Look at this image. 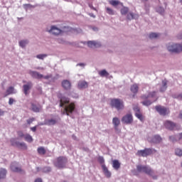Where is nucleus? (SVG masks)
Wrapping results in <instances>:
<instances>
[{
    "label": "nucleus",
    "mask_w": 182,
    "mask_h": 182,
    "mask_svg": "<svg viewBox=\"0 0 182 182\" xmlns=\"http://www.w3.org/2000/svg\"><path fill=\"white\" fill-rule=\"evenodd\" d=\"M69 98L65 97H62L60 100V107H64L63 114H67V116L75 110V104L69 103Z\"/></svg>",
    "instance_id": "1"
},
{
    "label": "nucleus",
    "mask_w": 182,
    "mask_h": 182,
    "mask_svg": "<svg viewBox=\"0 0 182 182\" xmlns=\"http://www.w3.org/2000/svg\"><path fill=\"white\" fill-rule=\"evenodd\" d=\"M136 170L138 173H145V174L151 176L154 180H157V176H154V171L149 166L137 165Z\"/></svg>",
    "instance_id": "2"
},
{
    "label": "nucleus",
    "mask_w": 182,
    "mask_h": 182,
    "mask_svg": "<svg viewBox=\"0 0 182 182\" xmlns=\"http://www.w3.org/2000/svg\"><path fill=\"white\" fill-rule=\"evenodd\" d=\"M68 164V159L65 156H59L54 161V166L57 168H65Z\"/></svg>",
    "instance_id": "3"
},
{
    "label": "nucleus",
    "mask_w": 182,
    "mask_h": 182,
    "mask_svg": "<svg viewBox=\"0 0 182 182\" xmlns=\"http://www.w3.org/2000/svg\"><path fill=\"white\" fill-rule=\"evenodd\" d=\"M153 153H157V150L152 148H145L142 150H138L136 154L139 157H147L149 156H151Z\"/></svg>",
    "instance_id": "4"
},
{
    "label": "nucleus",
    "mask_w": 182,
    "mask_h": 182,
    "mask_svg": "<svg viewBox=\"0 0 182 182\" xmlns=\"http://www.w3.org/2000/svg\"><path fill=\"white\" fill-rule=\"evenodd\" d=\"M111 106L117 110H123L124 109V102L120 99H112L111 100Z\"/></svg>",
    "instance_id": "5"
},
{
    "label": "nucleus",
    "mask_w": 182,
    "mask_h": 182,
    "mask_svg": "<svg viewBox=\"0 0 182 182\" xmlns=\"http://www.w3.org/2000/svg\"><path fill=\"white\" fill-rule=\"evenodd\" d=\"M64 31L65 30H62V28H59L56 26H51L48 33L54 35V36H59V35H63Z\"/></svg>",
    "instance_id": "6"
},
{
    "label": "nucleus",
    "mask_w": 182,
    "mask_h": 182,
    "mask_svg": "<svg viewBox=\"0 0 182 182\" xmlns=\"http://www.w3.org/2000/svg\"><path fill=\"white\" fill-rule=\"evenodd\" d=\"M122 122L124 124H132L133 123V115L127 114L122 118Z\"/></svg>",
    "instance_id": "7"
},
{
    "label": "nucleus",
    "mask_w": 182,
    "mask_h": 182,
    "mask_svg": "<svg viewBox=\"0 0 182 182\" xmlns=\"http://www.w3.org/2000/svg\"><path fill=\"white\" fill-rule=\"evenodd\" d=\"M10 168L11 171H14V173H21L22 171L21 166H19V164L16 161L12 162L11 164Z\"/></svg>",
    "instance_id": "8"
},
{
    "label": "nucleus",
    "mask_w": 182,
    "mask_h": 182,
    "mask_svg": "<svg viewBox=\"0 0 182 182\" xmlns=\"http://www.w3.org/2000/svg\"><path fill=\"white\" fill-rule=\"evenodd\" d=\"M133 110L135 113L136 117L139 119V120H140L141 122H143V114H141V111H140V108L139 107V106L135 105L133 107Z\"/></svg>",
    "instance_id": "9"
},
{
    "label": "nucleus",
    "mask_w": 182,
    "mask_h": 182,
    "mask_svg": "<svg viewBox=\"0 0 182 182\" xmlns=\"http://www.w3.org/2000/svg\"><path fill=\"white\" fill-rule=\"evenodd\" d=\"M33 87V83H32V82L29 81L28 82L26 85H23V92L24 93V95H28L29 93V90H31V89H32V87Z\"/></svg>",
    "instance_id": "10"
},
{
    "label": "nucleus",
    "mask_w": 182,
    "mask_h": 182,
    "mask_svg": "<svg viewBox=\"0 0 182 182\" xmlns=\"http://www.w3.org/2000/svg\"><path fill=\"white\" fill-rule=\"evenodd\" d=\"M155 109L161 116H166V114H168V112L167 111V108L161 106H156Z\"/></svg>",
    "instance_id": "11"
},
{
    "label": "nucleus",
    "mask_w": 182,
    "mask_h": 182,
    "mask_svg": "<svg viewBox=\"0 0 182 182\" xmlns=\"http://www.w3.org/2000/svg\"><path fill=\"white\" fill-rule=\"evenodd\" d=\"M11 146H16V147H23L26 149V144L25 142H19L15 140V139H11Z\"/></svg>",
    "instance_id": "12"
},
{
    "label": "nucleus",
    "mask_w": 182,
    "mask_h": 182,
    "mask_svg": "<svg viewBox=\"0 0 182 182\" xmlns=\"http://www.w3.org/2000/svg\"><path fill=\"white\" fill-rule=\"evenodd\" d=\"M28 74L31 75L34 79H42V77H43V75L31 70H28Z\"/></svg>",
    "instance_id": "13"
},
{
    "label": "nucleus",
    "mask_w": 182,
    "mask_h": 182,
    "mask_svg": "<svg viewBox=\"0 0 182 182\" xmlns=\"http://www.w3.org/2000/svg\"><path fill=\"white\" fill-rule=\"evenodd\" d=\"M164 124L168 130H174L176 128V124L171 121L166 120Z\"/></svg>",
    "instance_id": "14"
},
{
    "label": "nucleus",
    "mask_w": 182,
    "mask_h": 182,
    "mask_svg": "<svg viewBox=\"0 0 182 182\" xmlns=\"http://www.w3.org/2000/svg\"><path fill=\"white\" fill-rule=\"evenodd\" d=\"M102 168L105 177H107V178H110V177H112V172L109 171L105 164L102 165Z\"/></svg>",
    "instance_id": "15"
},
{
    "label": "nucleus",
    "mask_w": 182,
    "mask_h": 182,
    "mask_svg": "<svg viewBox=\"0 0 182 182\" xmlns=\"http://www.w3.org/2000/svg\"><path fill=\"white\" fill-rule=\"evenodd\" d=\"M157 92L156 91H153L151 92H149L148 95H144L141 96L142 100H146V99H156V94Z\"/></svg>",
    "instance_id": "16"
},
{
    "label": "nucleus",
    "mask_w": 182,
    "mask_h": 182,
    "mask_svg": "<svg viewBox=\"0 0 182 182\" xmlns=\"http://www.w3.org/2000/svg\"><path fill=\"white\" fill-rule=\"evenodd\" d=\"M62 86L65 90H70V87H72V84L70 83V81L64 80L62 82Z\"/></svg>",
    "instance_id": "17"
},
{
    "label": "nucleus",
    "mask_w": 182,
    "mask_h": 182,
    "mask_svg": "<svg viewBox=\"0 0 182 182\" xmlns=\"http://www.w3.org/2000/svg\"><path fill=\"white\" fill-rule=\"evenodd\" d=\"M87 46L89 48H100V46H102V44L97 41H88Z\"/></svg>",
    "instance_id": "18"
},
{
    "label": "nucleus",
    "mask_w": 182,
    "mask_h": 182,
    "mask_svg": "<svg viewBox=\"0 0 182 182\" xmlns=\"http://www.w3.org/2000/svg\"><path fill=\"white\" fill-rule=\"evenodd\" d=\"M112 124L114 125V129L117 132L119 130V125L120 124V119L117 117H114L112 119Z\"/></svg>",
    "instance_id": "19"
},
{
    "label": "nucleus",
    "mask_w": 182,
    "mask_h": 182,
    "mask_svg": "<svg viewBox=\"0 0 182 182\" xmlns=\"http://www.w3.org/2000/svg\"><path fill=\"white\" fill-rule=\"evenodd\" d=\"M56 123H58V120L55 119H45L44 121V124L46 126H54Z\"/></svg>",
    "instance_id": "20"
},
{
    "label": "nucleus",
    "mask_w": 182,
    "mask_h": 182,
    "mask_svg": "<svg viewBox=\"0 0 182 182\" xmlns=\"http://www.w3.org/2000/svg\"><path fill=\"white\" fill-rule=\"evenodd\" d=\"M77 86L78 89H86L89 86V84L85 80H80L78 82Z\"/></svg>",
    "instance_id": "21"
},
{
    "label": "nucleus",
    "mask_w": 182,
    "mask_h": 182,
    "mask_svg": "<svg viewBox=\"0 0 182 182\" xmlns=\"http://www.w3.org/2000/svg\"><path fill=\"white\" fill-rule=\"evenodd\" d=\"M161 136L160 135H155L152 137L151 142L155 144H159V143H161Z\"/></svg>",
    "instance_id": "22"
},
{
    "label": "nucleus",
    "mask_w": 182,
    "mask_h": 182,
    "mask_svg": "<svg viewBox=\"0 0 182 182\" xmlns=\"http://www.w3.org/2000/svg\"><path fill=\"white\" fill-rule=\"evenodd\" d=\"M7 173L8 171H6V169L4 168H0V182H1V180H4V178H6Z\"/></svg>",
    "instance_id": "23"
},
{
    "label": "nucleus",
    "mask_w": 182,
    "mask_h": 182,
    "mask_svg": "<svg viewBox=\"0 0 182 182\" xmlns=\"http://www.w3.org/2000/svg\"><path fill=\"white\" fill-rule=\"evenodd\" d=\"M139 15L133 14V12H129L127 16V19L132 21V19H138Z\"/></svg>",
    "instance_id": "24"
},
{
    "label": "nucleus",
    "mask_w": 182,
    "mask_h": 182,
    "mask_svg": "<svg viewBox=\"0 0 182 182\" xmlns=\"http://www.w3.org/2000/svg\"><path fill=\"white\" fill-rule=\"evenodd\" d=\"M165 90H167V80H162V84L159 89V92H164Z\"/></svg>",
    "instance_id": "25"
},
{
    "label": "nucleus",
    "mask_w": 182,
    "mask_h": 182,
    "mask_svg": "<svg viewBox=\"0 0 182 182\" xmlns=\"http://www.w3.org/2000/svg\"><path fill=\"white\" fill-rule=\"evenodd\" d=\"M17 92L18 91L15 89V87L12 86L9 87L6 91V93H7V95H15Z\"/></svg>",
    "instance_id": "26"
},
{
    "label": "nucleus",
    "mask_w": 182,
    "mask_h": 182,
    "mask_svg": "<svg viewBox=\"0 0 182 182\" xmlns=\"http://www.w3.org/2000/svg\"><path fill=\"white\" fill-rule=\"evenodd\" d=\"M112 167L114 170H119L120 168V162L119 160H113L112 161Z\"/></svg>",
    "instance_id": "27"
},
{
    "label": "nucleus",
    "mask_w": 182,
    "mask_h": 182,
    "mask_svg": "<svg viewBox=\"0 0 182 182\" xmlns=\"http://www.w3.org/2000/svg\"><path fill=\"white\" fill-rule=\"evenodd\" d=\"M29 43V41L28 40H21L19 41L18 45L22 49H25L26 46Z\"/></svg>",
    "instance_id": "28"
},
{
    "label": "nucleus",
    "mask_w": 182,
    "mask_h": 182,
    "mask_svg": "<svg viewBox=\"0 0 182 182\" xmlns=\"http://www.w3.org/2000/svg\"><path fill=\"white\" fill-rule=\"evenodd\" d=\"M131 92L134 93V95H136L137 92H139V85H137V84H134L132 85Z\"/></svg>",
    "instance_id": "29"
},
{
    "label": "nucleus",
    "mask_w": 182,
    "mask_h": 182,
    "mask_svg": "<svg viewBox=\"0 0 182 182\" xmlns=\"http://www.w3.org/2000/svg\"><path fill=\"white\" fill-rule=\"evenodd\" d=\"M99 75L101 76V77H107V76H109V73L106 70L100 71Z\"/></svg>",
    "instance_id": "30"
},
{
    "label": "nucleus",
    "mask_w": 182,
    "mask_h": 182,
    "mask_svg": "<svg viewBox=\"0 0 182 182\" xmlns=\"http://www.w3.org/2000/svg\"><path fill=\"white\" fill-rule=\"evenodd\" d=\"M61 31H63V33H66L68 32H72V31H73V28H70V26H64L61 28Z\"/></svg>",
    "instance_id": "31"
},
{
    "label": "nucleus",
    "mask_w": 182,
    "mask_h": 182,
    "mask_svg": "<svg viewBox=\"0 0 182 182\" xmlns=\"http://www.w3.org/2000/svg\"><path fill=\"white\" fill-rule=\"evenodd\" d=\"M156 100H157V98L154 101L146 99L144 101L141 102V103L144 106H150V105H151L153 102H156Z\"/></svg>",
    "instance_id": "32"
},
{
    "label": "nucleus",
    "mask_w": 182,
    "mask_h": 182,
    "mask_svg": "<svg viewBox=\"0 0 182 182\" xmlns=\"http://www.w3.org/2000/svg\"><path fill=\"white\" fill-rule=\"evenodd\" d=\"M24 139L26 141H28V143H32V141H33V138H32V136L29 135V134H26Z\"/></svg>",
    "instance_id": "33"
},
{
    "label": "nucleus",
    "mask_w": 182,
    "mask_h": 182,
    "mask_svg": "<svg viewBox=\"0 0 182 182\" xmlns=\"http://www.w3.org/2000/svg\"><path fill=\"white\" fill-rule=\"evenodd\" d=\"M31 109L33 112H35L36 113L39 112V110H41V108L35 104H31Z\"/></svg>",
    "instance_id": "34"
},
{
    "label": "nucleus",
    "mask_w": 182,
    "mask_h": 182,
    "mask_svg": "<svg viewBox=\"0 0 182 182\" xmlns=\"http://www.w3.org/2000/svg\"><path fill=\"white\" fill-rule=\"evenodd\" d=\"M37 151L38 154H46V150H45V148L43 146L38 147Z\"/></svg>",
    "instance_id": "35"
},
{
    "label": "nucleus",
    "mask_w": 182,
    "mask_h": 182,
    "mask_svg": "<svg viewBox=\"0 0 182 182\" xmlns=\"http://www.w3.org/2000/svg\"><path fill=\"white\" fill-rule=\"evenodd\" d=\"M170 141H172V143H176V141H178L177 134L176 135H172L169 136Z\"/></svg>",
    "instance_id": "36"
},
{
    "label": "nucleus",
    "mask_w": 182,
    "mask_h": 182,
    "mask_svg": "<svg viewBox=\"0 0 182 182\" xmlns=\"http://www.w3.org/2000/svg\"><path fill=\"white\" fill-rule=\"evenodd\" d=\"M37 59H39L40 60H43L46 58H48V54H38L36 56Z\"/></svg>",
    "instance_id": "37"
},
{
    "label": "nucleus",
    "mask_w": 182,
    "mask_h": 182,
    "mask_svg": "<svg viewBox=\"0 0 182 182\" xmlns=\"http://www.w3.org/2000/svg\"><path fill=\"white\" fill-rule=\"evenodd\" d=\"M109 4L112 5V6H117V5H120L122 3L117 0H112L109 1Z\"/></svg>",
    "instance_id": "38"
},
{
    "label": "nucleus",
    "mask_w": 182,
    "mask_h": 182,
    "mask_svg": "<svg viewBox=\"0 0 182 182\" xmlns=\"http://www.w3.org/2000/svg\"><path fill=\"white\" fill-rule=\"evenodd\" d=\"M57 42L58 43H60L61 45H66V43H68V41L65 40V38H62L57 39Z\"/></svg>",
    "instance_id": "39"
},
{
    "label": "nucleus",
    "mask_w": 182,
    "mask_h": 182,
    "mask_svg": "<svg viewBox=\"0 0 182 182\" xmlns=\"http://www.w3.org/2000/svg\"><path fill=\"white\" fill-rule=\"evenodd\" d=\"M128 12H129V9L127 7H123L122 9H121L122 15H127Z\"/></svg>",
    "instance_id": "40"
},
{
    "label": "nucleus",
    "mask_w": 182,
    "mask_h": 182,
    "mask_svg": "<svg viewBox=\"0 0 182 182\" xmlns=\"http://www.w3.org/2000/svg\"><path fill=\"white\" fill-rule=\"evenodd\" d=\"M175 154L176 156H178L179 157H181V156H182V150H181V149H178V148L176 149H175Z\"/></svg>",
    "instance_id": "41"
},
{
    "label": "nucleus",
    "mask_w": 182,
    "mask_h": 182,
    "mask_svg": "<svg viewBox=\"0 0 182 182\" xmlns=\"http://www.w3.org/2000/svg\"><path fill=\"white\" fill-rule=\"evenodd\" d=\"M156 12L159 14H161V15H163L164 14V8L159 6L156 8Z\"/></svg>",
    "instance_id": "42"
},
{
    "label": "nucleus",
    "mask_w": 182,
    "mask_h": 182,
    "mask_svg": "<svg viewBox=\"0 0 182 182\" xmlns=\"http://www.w3.org/2000/svg\"><path fill=\"white\" fill-rule=\"evenodd\" d=\"M23 8L26 11H28V9L35 8V6H33L31 4H23Z\"/></svg>",
    "instance_id": "43"
},
{
    "label": "nucleus",
    "mask_w": 182,
    "mask_h": 182,
    "mask_svg": "<svg viewBox=\"0 0 182 182\" xmlns=\"http://www.w3.org/2000/svg\"><path fill=\"white\" fill-rule=\"evenodd\" d=\"M159 37V34L157 33H151L149 34L150 39H156V38Z\"/></svg>",
    "instance_id": "44"
},
{
    "label": "nucleus",
    "mask_w": 182,
    "mask_h": 182,
    "mask_svg": "<svg viewBox=\"0 0 182 182\" xmlns=\"http://www.w3.org/2000/svg\"><path fill=\"white\" fill-rule=\"evenodd\" d=\"M106 11H107V13L109 14V15H114V11H113V9L109 8V7H107L106 8Z\"/></svg>",
    "instance_id": "45"
},
{
    "label": "nucleus",
    "mask_w": 182,
    "mask_h": 182,
    "mask_svg": "<svg viewBox=\"0 0 182 182\" xmlns=\"http://www.w3.org/2000/svg\"><path fill=\"white\" fill-rule=\"evenodd\" d=\"M52 171V168L49 166H46L44 168H43V173H50V171Z\"/></svg>",
    "instance_id": "46"
},
{
    "label": "nucleus",
    "mask_w": 182,
    "mask_h": 182,
    "mask_svg": "<svg viewBox=\"0 0 182 182\" xmlns=\"http://www.w3.org/2000/svg\"><path fill=\"white\" fill-rule=\"evenodd\" d=\"M98 161L102 164V166H103V164H105V158H103V156H99Z\"/></svg>",
    "instance_id": "47"
},
{
    "label": "nucleus",
    "mask_w": 182,
    "mask_h": 182,
    "mask_svg": "<svg viewBox=\"0 0 182 182\" xmlns=\"http://www.w3.org/2000/svg\"><path fill=\"white\" fill-rule=\"evenodd\" d=\"M14 102H16V101L15 100H14V98H9V105H10V106H12V105H14Z\"/></svg>",
    "instance_id": "48"
},
{
    "label": "nucleus",
    "mask_w": 182,
    "mask_h": 182,
    "mask_svg": "<svg viewBox=\"0 0 182 182\" xmlns=\"http://www.w3.org/2000/svg\"><path fill=\"white\" fill-rule=\"evenodd\" d=\"M33 122H35V118H30L27 119L28 124H31V123H33Z\"/></svg>",
    "instance_id": "49"
},
{
    "label": "nucleus",
    "mask_w": 182,
    "mask_h": 182,
    "mask_svg": "<svg viewBox=\"0 0 182 182\" xmlns=\"http://www.w3.org/2000/svg\"><path fill=\"white\" fill-rule=\"evenodd\" d=\"M18 136H20L21 138L25 137V135L23 134V132L22 131L18 132Z\"/></svg>",
    "instance_id": "50"
},
{
    "label": "nucleus",
    "mask_w": 182,
    "mask_h": 182,
    "mask_svg": "<svg viewBox=\"0 0 182 182\" xmlns=\"http://www.w3.org/2000/svg\"><path fill=\"white\" fill-rule=\"evenodd\" d=\"M74 32H76L77 33H82V29L80 28H75L73 29Z\"/></svg>",
    "instance_id": "51"
},
{
    "label": "nucleus",
    "mask_w": 182,
    "mask_h": 182,
    "mask_svg": "<svg viewBox=\"0 0 182 182\" xmlns=\"http://www.w3.org/2000/svg\"><path fill=\"white\" fill-rule=\"evenodd\" d=\"M177 135V137H178V140H182V132L181 133H179Z\"/></svg>",
    "instance_id": "52"
},
{
    "label": "nucleus",
    "mask_w": 182,
    "mask_h": 182,
    "mask_svg": "<svg viewBox=\"0 0 182 182\" xmlns=\"http://www.w3.org/2000/svg\"><path fill=\"white\" fill-rule=\"evenodd\" d=\"M77 66H80L81 68H85V66H86V64L83 63H80L77 64Z\"/></svg>",
    "instance_id": "53"
},
{
    "label": "nucleus",
    "mask_w": 182,
    "mask_h": 182,
    "mask_svg": "<svg viewBox=\"0 0 182 182\" xmlns=\"http://www.w3.org/2000/svg\"><path fill=\"white\" fill-rule=\"evenodd\" d=\"M43 77V79H46V80H48V79H50V77H52V75H45Z\"/></svg>",
    "instance_id": "54"
},
{
    "label": "nucleus",
    "mask_w": 182,
    "mask_h": 182,
    "mask_svg": "<svg viewBox=\"0 0 182 182\" xmlns=\"http://www.w3.org/2000/svg\"><path fill=\"white\" fill-rule=\"evenodd\" d=\"M35 69L37 70H45V68L43 67H36Z\"/></svg>",
    "instance_id": "55"
},
{
    "label": "nucleus",
    "mask_w": 182,
    "mask_h": 182,
    "mask_svg": "<svg viewBox=\"0 0 182 182\" xmlns=\"http://www.w3.org/2000/svg\"><path fill=\"white\" fill-rule=\"evenodd\" d=\"M5 114V111L0 109V116H4Z\"/></svg>",
    "instance_id": "56"
},
{
    "label": "nucleus",
    "mask_w": 182,
    "mask_h": 182,
    "mask_svg": "<svg viewBox=\"0 0 182 182\" xmlns=\"http://www.w3.org/2000/svg\"><path fill=\"white\" fill-rule=\"evenodd\" d=\"M92 31H94L95 32H97V31H99V28L97 27H92Z\"/></svg>",
    "instance_id": "57"
},
{
    "label": "nucleus",
    "mask_w": 182,
    "mask_h": 182,
    "mask_svg": "<svg viewBox=\"0 0 182 182\" xmlns=\"http://www.w3.org/2000/svg\"><path fill=\"white\" fill-rule=\"evenodd\" d=\"M31 132H36V126L31 127Z\"/></svg>",
    "instance_id": "58"
},
{
    "label": "nucleus",
    "mask_w": 182,
    "mask_h": 182,
    "mask_svg": "<svg viewBox=\"0 0 182 182\" xmlns=\"http://www.w3.org/2000/svg\"><path fill=\"white\" fill-rule=\"evenodd\" d=\"M90 8H91V9H94L95 11H96V9H95V7H93V5L92 4H89Z\"/></svg>",
    "instance_id": "59"
},
{
    "label": "nucleus",
    "mask_w": 182,
    "mask_h": 182,
    "mask_svg": "<svg viewBox=\"0 0 182 182\" xmlns=\"http://www.w3.org/2000/svg\"><path fill=\"white\" fill-rule=\"evenodd\" d=\"M35 182H42V179L41 178H37L35 180Z\"/></svg>",
    "instance_id": "60"
},
{
    "label": "nucleus",
    "mask_w": 182,
    "mask_h": 182,
    "mask_svg": "<svg viewBox=\"0 0 182 182\" xmlns=\"http://www.w3.org/2000/svg\"><path fill=\"white\" fill-rule=\"evenodd\" d=\"M179 117H180V119H182V111H181V112L179 114Z\"/></svg>",
    "instance_id": "61"
},
{
    "label": "nucleus",
    "mask_w": 182,
    "mask_h": 182,
    "mask_svg": "<svg viewBox=\"0 0 182 182\" xmlns=\"http://www.w3.org/2000/svg\"><path fill=\"white\" fill-rule=\"evenodd\" d=\"M143 1L146 2L147 0H142Z\"/></svg>",
    "instance_id": "62"
},
{
    "label": "nucleus",
    "mask_w": 182,
    "mask_h": 182,
    "mask_svg": "<svg viewBox=\"0 0 182 182\" xmlns=\"http://www.w3.org/2000/svg\"><path fill=\"white\" fill-rule=\"evenodd\" d=\"M179 39H182V36H181V37H179Z\"/></svg>",
    "instance_id": "63"
},
{
    "label": "nucleus",
    "mask_w": 182,
    "mask_h": 182,
    "mask_svg": "<svg viewBox=\"0 0 182 182\" xmlns=\"http://www.w3.org/2000/svg\"><path fill=\"white\" fill-rule=\"evenodd\" d=\"M180 1V2H181L182 3V0H179Z\"/></svg>",
    "instance_id": "64"
}]
</instances>
